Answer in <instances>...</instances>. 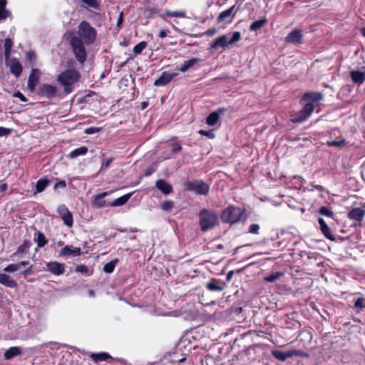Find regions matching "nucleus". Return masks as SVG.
<instances>
[{"mask_svg":"<svg viewBox=\"0 0 365 365\" xmlns=\"http://www.w3.org/2000/svg\"><path fill=\"white\" fill-rule=\"evenodd\" d=\"M322 99L320 93H307L301 99L303 106L302 110L294 115L291 120L294 123H302L308 119L313 113L315 104Z\"/></svg>","mask_w":365,"mask_h":365,"instance_id":"obj_1","label":"nucleus"},{"mask_svg":"<svg viewBox=\"0 0 365 365\" xmlns=\"http://www.w3.org/2000/svg\"><path fill=\"white\" fill-rule=\"evenodd\" d=\"M80 73L76 69H68L61 73L57 77V81L63 86L64 91L70 93L73 89V85L79 80Z\"/></svg>","mask_w":365,"mask_h":365,"instance_id":"obj_2","label":"nucleus"},{"mask_svg":"<svg viewBox=\"0 0 365 365\" xmlns=\"http://www.w3.org/2000/svg\"><path fill=\"white\" fill-rule=\"evenodd\" d=\"M199 222L202 231L212 229L218 223V217L213 210L204 209L199 213Z\"/></svg>","mask_w":365,"mask_h":365,"instance_id":"obj_3","label":"nucleus"},{"mask_svg":"<svg viewBox=\"0 0 365 365\" xmlns=\"http://www.w3.org/2000/svg\"><path fill=\"white\" fill-rule=\"evenodd\" d=\"M241 39V34L235 31L232 34V37L229 38L228 34H224L215 38L210 44V48L217 49L222 48L226 49L230 45L238 42Z\"/></svg>","mask_w":365,"mask_h":365,"instance_id":"obj_4","label":"nucleus"},{"mask_svg":"<svg viewBox=\"0 0 365 365\" xmlns=\"http://www.w3.org/2000/svg\"><path fill=\"white\" fill-rule=\"evenodd\" d=\"M243 210L240 207L230 206L222 213L221 218L225 222L235 223L242 217Z\"/></svg>","mask_w":365,"mask_h":365,"instance_id":"obj_5","label":"nucleus"},{"mask_svg":"<svg viewBox=\"0 0 365 365\" xmlns=\"http://www.w3.org/2000/svg\"><path fill=\"white\" fill-rule=\"evenodd\" d=\"M78 35L86 43H92L96 39V31L87 22L83 21L78 26Z\"/></svg>","mask_w":365,"mask_h":365,"instance_id":"obj_6","label":"nucleus"},{"mask_svg":"<svg viewBox=\"0 0 365 365\" xmlns=\"http://www.w3.org/2000/svg\"><path fill=\"white\" fill-rule=\"evenodd\" d=\"M71 44L76 58L81 63H83L86 61L87 54L81 40L77 37H73Z\"/></svg>","mask_w":365,"mask_h":365,"instance_id":"obj_7","label":"nucleus"},{"mask_svg":"<svg viewBox=\"0 0 365 365\" xmlns=\"http://www.w3.org/2000/svg\"><path fill=\"white\" fill-rule=\"evenodd\" d=\"M185 186L187 190H192L199 195H206L209 192L208 185L200 180L187 182Z\"/></svg>","mask_w":365,"mask_h":365,"instance_id":"obj_8","label":"nucleus"},{"mask_svg":"<svg viewBox=\"0 0 365 365\" xmlns=\"http://www.w3.org/2000/svg\"><path fill=\"white\" fill-rule=\"evenodd\" d=\"M6 65L9 68L10 72L16 78L20 76L22 73V66L19 61L16 58H9L5 59Z\"/></svg>","mask_w":365,"mask_h":365,"instance_id":"obj_9","label":"nucleus"},{"mask_svg":"<svg viewBox=\"0 0 365 365\" xmlns=\"http://www.w3.org/2000/svg\"><path fill=\"white\" fill-rule=\"evenodd\" d=\"M272 354L276 359H277L282 361H284L288 358H291L294 356H302L303 355L302 351H298V350H294V349L289 350V351H287L285 352H283V351H281L279 350H272Z\"/></svg>","mask_w":365,"mask_h":365,"instance_id":"obj_10","label":"nucleus"},{"mask_svg":"<svg viewBox=\"0 0 365 365\" xmlns=\"http://www.w3.org/2000/svg\"><path fill=\"white\" fill-rule=\"evenodd\" d=\"M58 213L61 215L63 222L68 227L73 225V216L65 205H60L57 209Z\"/></svg>","mask_w":365,"mask_h":365,"instance_id":"obj_11","label":"nucleus"},{"mask_svg":"<svg viewBox=\"0 0 365 365\" xmlns=\"http://www.w3.org/2000/svg\"><path fill=\"white\" fill-rule=\"evenodd\" d=\"M303 35L301 30L295 29L285 38V42L292 44H300L302 43Z\"/></svg>","mask_w":365,"mask_h":365,"instance_id":"obj_12","label":"nucleus"},{"mask_svg":"<svg viewBox=\"0 0 365 365\" xmlns=\"http://www.w3.org/2000/svg\"><path fill=\"white\" fill-rule=\"evenodd\" d=\"M178 74L176 73H170L164 71L162 73L160 76L156 79L154 82V85L156 86H163L168 84L171 80L175 77Z\"/></svg>","mask_w":365,"mask_h":365,"instance_id":"obj_13","label":"nucleus"},{"mask_svg":"<svg viewBox=\"0 0 365 365\" xmlns=\"http://www.w3.org/2000/svg\"><path fill=\"white\" fill-rule=\"evenodd\" d=\"M47 270L55 275H61L65 271L64 264L58 262H51L46 264Z\"/></svg>","mask_w":365,"mask_h":365,"instance_id":"obj_14","label":"nucleus"},{"mask_svg":"<svg viewBox=\"0 0 365 365\" xmlns=\"http://www.w3.org/2000/svg\"><path fill=\"white\" fill-rule=\"evenodd\" d=\"M40 71L37 68H33L29 76L28 87L30 91H34L38 83Z\"/></svg>","mask_w":365,"mask_h":365,"instance_id":"obj_15","label":"nucleus"},{"mask_svg":"<svg viewBox=\"0 0 365 365\" xmlns=\"http://www.w3.org/2000/svg\"><path fill=\"white\" fill-rule=\"evenodd\" d=\"M108 193L107 192H102L101 194L93 196L91 198V205L95 208H101L106 206V200L104 197L107 196Z\"/></svg>","mask_w":365,"mask_h":365,"instance_id":"obj_16","label":"nucleus"},{"mask_svg":"<svg viewBox=\"0 0 365 365\" xmlns=\"http://www.w3.org/2000/svg\"><path fill=\"white\" fill-rule=\"evenodd\" d=\"M81 253L80 247H75L71 245L64 247L60 252V255L67 257H76L79 256Z\"/></svg>","mask_w":365,"mask_h":365,"instance_id":"obj_17","label":"nucleus"},{"mask_svg":"<svg viewBox=\"0 0 365 365\" xmlns=\"http://www.w3.org/2000/svg\"><path fill=\"white\" fill-rule=\"evenodd\" d=\"M57 88L55 86L50 84H43L40 87V93L41 95L51 98L56 96Z\"/></svg>","mask_w":365,"mask_h":365,"instance_id":"obj_18","label":"nucleus"},{"mask_svg":"<svg viewBox=\"0 0 365 365\" xmlns=\"http://www.w3.org/2000/svg\"><path fill=\"white\" fill-rule=\"evenodd\" d=\"M0 284L9 288L17 287L16 282L6 273H0Z\"/></svg>","mask_w":365,"mask_h":365,"instance_id":"obj_19","label":"nucleus"},{"mask_svg":"<svg viewBox=\"0 0 365 365\" xmlns=\"http://www.w3.org/2000/svg\"><path fill=\"white\" fill-rule=\"evenodd\" d=\"M365 215V211L361 207H356L352 209L349 213V217L356 221H361L363 220Z\"/></svg>","mask_w":365,"mask_h":365,"instance_id":"obj_20","label":"nucleus"},{"mask_svg":"<svg viewBox=\"0 0 365 365\" xmlns=\"http://www.w3.org/2000/svg\"><path fill=\"white\" fill-rule=\"evenodd\" d=\"M319 224L320 225V230L323 235L329 240L334 241L335 240L334 237L331 234L328 225L325 222L324 220L322 218L319 219Z\"/></svg>","mask_w":365,"mask_h":365,"instance_id":"obj_21","label":"nucleus"},{"mask_svg":"<svg viewBox=\"0 0 365 365\" xmlns=\"http://www.w3.org/2000/svg\"><path fill=\"white\" fill-rule=\"evenodd\" d=\"M155 185L165 195H168L173 191L172 186L164 180H157Z\"/></svg>","mask_w":365,"mask_h":365,"instance_id":"obj_22","label":"nucleus"},{"mask_svg":"<svg viewBox=\"0 0 365 365\" xmlns=\"http://www.w3.org/2000/svg\"><path fill=\"white\" fill-rule=\"evenodd\" d=\"M351 80L356 84H361L365 81V73L359 71H352L350 73Z\"/></svg>","mask_w":365,"mask_h":365,"instance_id":"obj_23","label":"nucleus"},{"mask_svg":"<svg viewBox=\"0 0 365 365\" xmlns=\"http://www.w3.org/2000/svg\"><path fill=\"white\" fill-rule=\"evenodd\" d=\"M28 264L29 262L27 261H21L17 264H9L4 268L3 271L6 273H13L19 270L21 266H26Z\"/></svg>","mask_w":365,"mask_h":365,"instance_id":"obj_24","label":"nucleus"},{"mask_svg":"<svg viewBox=\"0 0 365 365\" xmlns=\"http://www.w3.org/2000/svg\"><path fill=\"white\" fill-rule=\"evenodd\" d=\"M200 61V59L198 58H192L187 61H184L183 63L180 66L179 70L181 72H185Z\"/></svg>","mask_w":365,"mask_h":365,"instance_id":"obj_25","label":"nucleus"},{"mask_svg":"<svg viewBox=\"0 0 365 365\" xmlns=\"http://www.w3.org/2000/svg\"><path fill=\"white\" fill-rule=\"evenodd\" d=\"M235 8V6H232L230 9L221 12L217 17V21L219 22H221L223 20H225V19L233 18L235 16V14H234Z\"/></svg>","mask_w":365,"mask_h":365,"instance_id":"obj_26","label":"nucleus"},{"mask_svg":"<svg viewBox=\"0 0 365 365\" xmlns=\"http://www.w3.org/2000/svg\"><path fill=\"white\" fill-rule=\"evenodd\" d=\"M21 353V349L17 346H13L7 349L4 353L6 359H10L14 356L20 355Z\"/></svg>","mask_w":365,"mask_h":365,"instance_id":"obj_27","label":"nucleus"},{"mask_svg":"<svg viewBox=\"0 0 365 365\" xmlns=\"http://www.w3.org/2000/svg\"><path fill=\"white\" fill-rule=\"evenodd\" d=\"M91 358L93 361L98 363L106 361L108 359L110 358V356L106 352H101L98 354H91Z\"/></svg>","mask_w":365,"mask_h":365,"instance_id":"obj_28","label":"nucleus"},{"mask_svg":"<svg viewBox=\"0 0 365 365\" xmlns=\"http://www.w3.org/2000/svg\"><path fill=\"white\" fill-rule=\"evenodd\" d=\"M220 113L221 112L220 111H215L211 113L207 118V123L209 125H216L219 120Z\"/></svg>","mask_w":365,"mask_h":365,"instance_id":"obj_29","label":"nucleus"},{"mask_svg":"<svg viewBox=\"0 0 365 365\" xmlns=\"http://www.w3.org/2000/svg\"><path fill=\"white\" fill-rule=\"evenodd\" d=\"M130 197H131L130 193L124 195L117 198L116 200H115L110 205L113 206V207L123 205L124 204H125L128 202V200L130 199Z\"/></svg>","mask_w":365,"mask_h":365,"instance_id":"obj_30","label":"nucleus"},{"mask_svg":"<svg viewBox=\"0 0 365 365\" xmlns=\"http://www.w3.org/2000/svg\"><path fill=\"white\" fill-rule=\"evenodd\" d=\"M12 46H13L12 40L9 38H6L4 41V45L5 59L11 58L10 56L11 53Z\"/></svg>","mask_w":365,"mask_h":365,"instance_id":"obj_31","label":"nucleus"},{"mask_svg":"<svg viewBox=\"0 0 365 365\" xmlns=\"http://www.w3.org/2000/svg\"><path fill=\"white\" fill-rule=\"evenodd\" d=\"M87 151H88V148L86 147H81V148H76V149L73 150V151H71L69 153L68 157L70 158H74L79 155H83L86 154Z\"/></svg>","mask_w":365,"mask_h":365,"instance_id":"obj_32","label":"nucleus"},{"mask_svg":"<svg viewBox=\"0 0 365 365\" xmlns=\"http://www.w3.org/2000/svg\"><path fill=\"white\" fill-rule=\"evenodd\" d=\"M207 288L210 291H222L223 289V286L219 284L216 279H212L207 284Z\"/></svg>","mask_w":365,"mask_h":365,"instance_id":"obj_33","label":"nucleus"},{"mask_svg":"<svg viewBox=\"0 0 365 365\" xmlns=\"http://www.w3.org/2000/svg\"><path fill=\"white\" fill-rule=\"evenodd\" d=\"M6 0H0V21L7 18L9 12L6 10Z\"/></svg>","mask_w":365,"mask_h":365,"instance_id":"obj_34","label":"nucleus"},{"mask_svg":"<svg viewBox=\"0 0 365 365\" xmlns=\"http://www.w3.org/2000/svg\"><path fill=\"white\" fill-rule=\"evenodd\" d=\"M48 185V180L46 179H41L37 181L36 185V192L35 193L41 192L44 190V189Z\"/></svg>","mask_w":365,"mask_h":365,"instance_id":"obj_35","label":"nucleus"},{"mask_svg":"<svg viewBox=\"0 0 365 365\" xmlns=\"http://www.w3.org/2000/svg\"><path fill=\"white\" fill-rule=\"evenodd\" d=\"M267 19H263L253 22L250 27L251 31H257L262 28L267 24Z\"/></svg>","mask_w":365,"mask_h":365,"instance_id":"obj_36","label":"nucleus"},{"mask_svg":"<svg viewBox=\"0 0 365 365\" xmlns=\"http://www.w3.org/2000/svg\"><path fill=\"white\" fill-rule=\"evenodd\" d=\"M34 240L37 243L38 247H43L47 243V240L45 237V235L40 232L37 233L36 238H35Z\"/></svg>","mask_w":365,"mask_h":365,"instance_id":"obj_37","label":"nucleus"},{"mask_svg":"<svg viewBox=\"0 0 365 365\" xmlns=\"http://www.w3.org/2000/svg\"><path fill=\"white\" fill-rule=\"evenodd\" d=\"M117 262V259H113L106 263L103 267L104 272L106 273H111L113 271Z\"/></svg>","mask_w":365,"mask_h":365,"instance_id":"obj_38","label":"nucleus"},{"mask_svg":"<svg viewBox=\"0 0 365 365\" xmlns=\"http://www.w3.org/2000/svg\"><path fill=\"white\" fill-rule=\"evenodd\" d=\"M346 144V140L344 139L341 140H333L327 141V145L329 146H334L338 148H341Z\"/></svg>","mask_w":365,"mask_h":365,"instance_id":"obj_39","label":"nucleus"},{"mask_svg":"<svg viewBox=\"0 0 365 365\" xmlns=\"http://www.w3.org/2000/svg\"><path fill=\"white\" fill-rule=\"evenodd\" d=\"M147 46V43L145 41H141L137 45H135L133 48V52L135 54H140L143 49H145Z\"/></svg>","mask_w":365,"mask_h":365,"instance_id":"obj_40","label":"nucleus"},{"mask_svg":"<svg viewBox=\"0 0 365 365\" xmlns=\"http://www.w3.org/2000/svg\"><path fill=\"white\" fill-rule=\"evenodd\" d=\"M166 14L170 16L173 17H179V18H185L186 16V14L183 11H166Z\"/></svg>","mask_w":365,"mask_h":365,"instance_id":"obj_41","label":"nucleus"},{"mask_svg":"<svg viewBox=\"0 0 365 365\" xmlns=\"http://www.w3.org/2000/svg\"><path fill=\"white\" fill-rule=\"evenodd\" d=\"M173 207V202L171 201H165L161 205V209L165 212H170Z\"/></svg>","mask_w":365,"mask_h":365,"instance_id":"obj_42","label":"nucleus"},{"mask_svg":"<svg viewBox=\"0 0 365 365\" xmlns=\"http://www.w3.org/2000/svg\"><path fill=\"white\" fill-rule=\"evenodd\" d=\"M354 307L359 309H364L365 307V299L362 297L358 298L354 303Z\"/></svg>","mask_w":365,"mask_h":365,"instance_id":"obj_43","label":"nucleus"},{"mask_svg":"<svg viewBox=\"0 0 365 365\" xmlns=\"http://www.w3.org/2000/svg\"><path fill=\"white\" fill-rule=\"evenodd\" d=\"M282 273L277 272L275 274H272L264 278V280L269 282H275L280 276H282Z\"/></svg>","mask_w":365,"mask_h":365,"instance_id":"obj_44","label":"nucleus"},{"mask_svg":"<svg viewBox=\"0 0 365 365\" xmlns=\"http://www.w3.org/2000/svg\"><path fill=\"white\" fill-rule=\"evenodd\" d=\"M319 213L322 215L327 216V217H331L333 215V212L329 210L326 207H322L319 209Z\"/></svg>","mask_w":365,"mask_h":365,"instance_id":"obj_45","label":"nucleus"},{"mask_svg":"<svg viewBox=\"0 0 365 365\" xmlns=\"http://www.w3.org/2000/svg\"><path fill=\"white\" fill-rule=\"evenodd\" d=\"M85 4H86L88 6L96 9L98 5L99 2L98 0H82Z\"/></svg>","mask_w":365,"mask_h":365,"instance_id":"obj_46","label":"nucleus"},{"mask_svg":"<svg viewBox=\"0 0 365 365\" xmlns=\"http://www.w3.org/2000/svg\"><path fill=\"white\" fill-rule=\"evenodd\" d=\"M29 245L27 242H25L24 244L20 245L16 252L14 254V255H16L18 252H25L26 250L29 248Z\"/></svg>","mask_w":365,"mask_h":365,"instance_id":"obj_47","label":"nucleus"},{"mask_svg":"<svg viewBox=\"0 0 365 365\" xmlns=\"http://www.w3.org/2000/svg\"><path fill=\"white\" fill-rule=\"evenodd\" d=\"M259 226L257 224H252L249 227V232L252 234H258Z\"/></svg>","mask_w":365,"mask_h":365,"instance_id":"obj_48","label":"nucleus"},{"mask_svg":"<svg viewBox=\"0 0 365 365\" xmlns=\"http://www.w3.org/2000/svg\"><path fill=\"white\" fill-rule=\"evenodd\" d=\"M100 130V128H96V127H91V128H88L85 130L84 133L86 134H94V133H98V131Z\"/></svg>","mask_w":365,"mask_h":365,"instance_id":"obj_49","label":"nucleus"},{"mask_svg":"<svg viewBox=\"0 0 365 365\" xmlns=\"http://www.w3.org/2000/svg\"><path fill=\"white\" fill-rule=\"evenodd\" d=\"M199 133L201 134L202 135L207 136L209 138H214V137H215V135L212 131H206L204 130H199Z\"/></svg>","mask_w":365,"mask_h":365,"instance_id":"obj_50","label":"nucleus"},{"mask_svg":"<svg viewBox=\"0 0 365 365\" xmlns=\"http://www.w3.org/2000/svg\"><path fill=\"white\" fill-rule=\"evenodd\" d=\"M11 133V129L0 127V137L7 135Z\"/></svg>","mask_w":365,"mask_h":365,"instance_id":"obj_51","label":"nucleus"},{"mask_svg":"<svg viewBox=\"0 0 365 365\" xmlns=\"http://www.w3.org/2000/svg\"><path fill=\"white\" fill-rule=\"evenodd\" d=\"M14 97L19 98L22 102H26L27 99L26 97L20 92H16L14 94Z\"/></svg>","mask_w":365,"mask_h":365,"instance_id":"obj_52","label":"nucleus"},{"mask_svg":"<svg viewBox=\"0 0 365 365\" xmlns=\"http://www.w3.org/2000/svg\"><path fill=\"white\" fill-rule=\"evenodd\" d=\"M76 271L81 273H86L88 272V268L85 265H79L76 267Z\"/></svg>","mask_w":365,"mask_h":365,"instance_id":"obj_53","label":"nucleus"},{"mask_svg":"<svg viewBox=\"0 0 365 365\" xmlns=\"http://www.w3.org/2000/svg\"><path fill=\"white\" fill-rule=\"evenodd\" d=\"M217 32V29H208L207 31H206V32L205 33L206 35L207 36H213L215 35L216 33Z\"/></svg>","mask_w":365,"mask_h":365,"instance_id":"obj_54","label":"nucleus"},{"mask_svg":"<svg viewBox=\"0 0 365 365\" xmlns=\"http://www.w3.org/2000/svg\"><path fill=\"white\" fill-rule=\"evenodd\" d=\"M7 189V184L4 181H0V192H4Z\"/></svg>","mask_w":365,"mask_h":365,"instance_id":"obj_55","label":"nucleus"},{"mask_svg":"<svg viewBox=\"0 0 365 365\" xmlns=\"http://www.w3.org/2000/svg\"><path fill=\"white\" fill-rule=\"evenodd\" d=\"M182 148L180 145L179 144H174L172 148V150L175 153L180 152Z\"/></svg>","mask_w":365,"mask_h":365,"instance_id":"obj_56","label":"nucleus"},{"mask_svg":"<svg viewBox=\"0 0 365 365\" xmlns=\"http://www.w3.org/2000/svg\"><path fill=\"white\" fill-rule=\"evenodd\" d=\"M167 36V31L165 30H160L158 33V36L161 38H165Z\"/></svg>","mask_w":365,"mask_h":365,"instance_id":"obj_57","label":"nucleus"},{"mask_svg":"<svg viewBox=\"0 0 365 365\" xmlns=\"http://www.w3.org/2000/svg\"><path fill=\"white\" fill-rule=\"evenodd\" d=\"M66 185L64 181H61L55 185V187H60L64 188V187H66Z\"/></svg>","mask_w":365,"mask_h":365,"instance_id":"obj_58","label":"nucleus"},{"mask_svg":"<svg viewBox=\"0 0 365 365\" xmlns=\"http://www.w3.org/2000/svg\"><path fill=\"white\" fill-rule=\"evenodd\" d=\"M122 22H123V14L121 13L119 15V17H118V21H117V26H120V24H122Z\"/></svg>","mask_w":365,"mask_h":365,"instance_id":"obj_59","label":"nucleus"},{"mask_svg":"<svg viewBox=\"0 0 365 365\" xmlns=\"http://www.w3.org/2000/svg\"><path fill=\"white\" fill-rule=\"evenodd\" d=\"M112 161H113V158H109L108 160H107V161L103 164L105 168H108Z\"/></svg>","mask_w":365,"mask_h":365,"instance_id":"obj_60","label":"nucleus"},{"mask_svg":"<svg viewBox=\"0 0 365 365\" xmlns=\"http://www.w3.org/2000/svg\"><path fill=\"white\" fill-rule=\"evenodd\" d=\"M232 274H233L232 271L228 272V274L227 275V280L230 281L232 279Z\"/></svg>","mask_w":365,"mask_h":365,"instance_id":"obj_61","label":"nucleus"},{"mask_svg":"<svg viewBox=\"0 0 365 365\" xmlns=\"http://www.w3.org/2000/svg\"><path fill=\"white\" fill-rule=\"evenodd\" d=\"M27 56H28V58H29V59H31H31H32V58L34 57V53H29L27 54Z\"/></svg>","mask_w":365,"mask_h":365,"instance_id":"obj_62","label":"nucleus"},{"mask_svg":"<svg viewBox=\"0 0 365 365\" xmlns=\"http://www.w3.org/2000/svg\"><path fill=\"white\" fill-rule=\"evenodd\" d=\"M88 293H89L90 296H91V297L94 296V292L93 290H89Z\"/></svg>","mask_w":365,"mask_h":365,"instance_id":"obj_63","label":"nucleus"},{"mask_svg":"<svg viewBox=\"0 0 365 365\" xmlns=\"http://www.w3.org/2000/svg\"><path fill=\"white\" fill-rule=\"evenodd\" d=\"M361 33L364 36H365V27L361 29Z\"/></svg>","mask_w":365,"mask_h":365,"instance_id":"obj_64","label":"nucleus"}]
</instances>
